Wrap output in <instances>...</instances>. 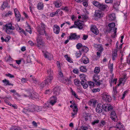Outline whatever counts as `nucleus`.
Instances as JSON below:
<instances>
[{
  "label": "nucleus",
  "instance_id": "5",
  "mask_svg": "<svg viewBox=\"0 0 130 130\" xmlns=\"http://www.w3.org/2000/svg\"><path fill=\"white\" fill-rule=\"evenodd\" d=\"M37 46L39 47L43 46L44 45V42L42 41V39L41 36L38 35L37 38Z\"/></svg>",
  "mask_w": 130,
  "mask_h": 130
},
{
  "label": "nucleus",
  "instance_id": "12",
  "mask_svg": "<svg viewBox=\"0 0 130 130\" xmlns=\"http://www.w3.org/2000/svg\"><path fill=\"white\" fill-rule=\"evenodd\" d=\"M37 30L39 34L38 35H44V34H45V36H47V35L46 33V31L43 29V28H41L40 26L39 25L38 26Z\"/></svg>",
  "mask_w": 130,
  "mask_h": 130
},
{
  "label": "nucleus",
  "instance_id": "25",
  "mask_svg": "<svg viewBox=\"0 0 130 130\" xmlns=\"http://www.w3.org/2000/svg\"><path fill=\"white\" fill-rule=\"evenodd\" d=\"M116 18L115 14L113 13L111 14L109 17V21H112L114 20Z\"/></svg>",
  "mask_w": 130,
  "mask_h": 130
},
{
  "label": "nucleus",
  "instance_id": "37",
  "mask_svg": "<svg viewBox=\"0 0 130 130\" xmlns=\"http://www.w3.org/2000/svg\"><path fill=\"white\" fill-rule=\"evenodd\" d=\"M64 57L66 58V60L70 63L72 62H73L71 59L68 56V55H65L64 56Z\"/></svg>",
  "mask_w": 130,
  "mask_h": 130
},
{
  "label": "nucleus",
  "instance_id": "2",
  "mask_svg": "<svg viewBox=\"0 0 130 130\" xmlns=\"http://www.w3.org/2000/svg\"><path fill=\"white\" fill-rule=\"evenodd\" d=\"M79 77L80 78L82 79L81 84L83 86V88L84 89L87 88L88 86L86 83V75L84 74H81L79 75Z\"/></svg>",
  "mask_w": 130,
  "mask_h": 130
},
{
  "label": "nucleus",
  "instance_id": "19",
  "mask_svg": "<svg viewBox=\"0 0 130 130\" xmlns=\"http://www.w3.org/2000/svg\"><path fill=\"white\" fill-rule=\"evenodd\" d=\"M43 3L42 2L38 3L37 6V8L39 10H42L43 8Z\"/></svg>",
  "mask_w": 130,
  "mask_h": 130
},
{
  "label": "nucleus",
  "instance_id": "41",
  "mask_svg": "<svg viewBox=\"0 0 130 130\" xmlns=\"http://www.w3.org/2000/svg\"><path fill=\"white\" fill-rule=\"evenodd\" d=\"M83 46L82 44L80 43H77L76 45L77 48L78 50H79L80 48H82Z\"/></svg>",
  "mask_w": 130,
  "mask_h": 130
},
{
  "label": "nucleus",
  "instance_id": "62",
  "mask_svg": "<svg viewBox=\"0 0 130 130\" xmlns=\"http://www.w3.org/2000/svg\"><path fill=\"white\" fill-rule=\"evenodd\" d=\"M72 94L74 95L75 97L77 98L78 96L76 95V93L75 91H73L72 89Z\"/></svg>",
  "mask_w": 130,
  "mask_h": 130
},
{
  "label": "nucleus",
  "instance_id": "55",
  "mask_svg": "<svg viewBox=\"0 0 130 130\" xmlns=\"http://www.w3.org/2000/svg\"><path fill=\"white\" fill-rule=\"evenodd\" d=\"M73 72L76 74H77L79 72L78 70L76 68L74 69L73 70Z\"/></svg>",
  "mask_w": 130,
  "mask_h": 130
},
{
  "label": "nucleus",
  "instance_id": "27",
  "mask_svg": "<svg viewBox=\"0 0 130 130\" xmlns=\"http://www.w3.org/2000/svg\"><path fill=\"white\" fill-rule=\"evenodd\" d=\"M74 81L75 85L78 86H80V83H81V82L79 79H76L74 80Z\"/></svg>",
  "mask_w": 130,
  "mask_h": 130
},
{
  "label": "nucleus",
  "instance_id": "4",
  "mask_svg": "<svg viewBox=\"0 0 130 130\" xmlns=\"http://www.w3.org/2000/svg\"><path fill=\"white\" fill-rule=\"evenodd\" d=\"M57 100V97L56 96H53L52 97L50 98V102H47V104L46 103L45 105H44V107L45 108H48L49 107V104H51L52 105H53L55 104Z\"/></svg>",
  "mask_w": 130,
  "mask_h": 130
},
{
  "label": "nucleus",
  "instance_id": "34",
  "mask_svg": "<svg viewBox=\"0 0 130 130\" xmlns=\"http://www.w3.org/2000/svg\"><path fill=\"white\" fill-rule=\"evenodd\" d=\"M123 127V126L121 124V123H117L116 126L115 127L117 128L116 130H117Z\"/></svg>",
  "mask_w": 130,
  "mask_h": 130
},
{
  "label": "nucleus",
  "instance_id": "17",
  "mask_svg": "<svg viewBox=\"0 0 130 130\" xmlns=\"http://www.w3.org/2000/svg\"><path fill=\"white\" fill-rule=\"evenodd\" d=\"M53 79V76L48 75L45 80L47 82L48 84L49 83L51 84L52 81Z\"/></svg>",
  "mask_w": 130,
  "mask_h": 130
},
{
  "label": "nucleus",
  "instance_id": "26",
  "mask_svg": "<svg viewBox=\"0 0 130 130\" xmlns=\"http://www.w3.org/2000/svg\"><path fill=\"white\" fill-rule=\"evenodd\" d=\"M60 91V90L59 89L55 88L54 89V91L53 93L54 94L58 95L59 94Z\"/></svg>",
  "mask_w": 130,
  "mask_h": 130
},
{
  "label": "nucleus",
  "instance_id": "24",
  "mask_svg": "<svg viewBox=\"0 0 130 130\" xmlns=\"http://www.w3.org/2000/svg\"><path fill=\"white\" fill-rule=\"evenodd\" d=\"M89 50V49L86 46H83L82 50H80L81 52H84L85 53H87Z\"/></svg>",
  "mask_w": 130,
  "mask_h": 130
},
{
  "label": "nucleus",
  "instance_id": "47",
  "mask_svg": "<svg viewBox=\"0 0 130 130\" xmlns=\"http://www.w3.org/2000/svg\"><path fill=\"white\" fill-rule=\"evenodd\" d=\"M91 102L93 106L95 107L96 104V100H93L91 101Z\"/></svg>",
  "mask_w": 130,
  "mask_h": 130
},
{
  "label": "nucleus",
  "instance_id": "30",
  "mask_svg": "<svg viewBox=\"0 0 130 130\" xmlns=\"http://www.w3.org/2000/svg\"><path fill=\"white\" fill-rule=\"evenodd\" d=\"M88 127L85 125L82 126L80 128L77 129L76 130H88Z\"/></svg>",
  "mask_w": 130,
  "mask_h": 130
},
{
  "label": "nucleus",
  "instance_id": "8",
  "mask_svg": "<svg viewBox=\"0 0 130 130\" xmlns=\"http://www.w3.org/2000/svg\"><path fill=\"white\" fill-rule=\"evenodd\" d=\"M69 37L70 40H78L80 38V36L77 35L76 33H71Z\"/></svg>",
  "mask_w": 130,
  "mask_h": 130
},
{
  "label": "nucleus",
  "instance_id": "35",
  "mask_svg": "<svg viewBox=\"0 0 130 130\" xmlns=\"http://www.w3.org/2000/svg\"><path fill=\"white\" fill-rule=\"evenodd\" d=\"M80 70L81 72H84L87 71V69L86 66H81L80 68Z\"/></svg>",
  "mask_w": 130,
  "mask_h": 130
},
{
  "label": "nucleus",
  "instance_id": "56",
  "mask_svg": "<svg viewBox=\"0 0 130 130\" xmlns=\"http://www.w3.org/2000/svg\"><path fill=\"white\" fill-rule=\"evenodd\" d=\"M113 109V107L110 104L108 105V109H107V111H109L111 110L112 109Z\"/></svg>",
  "mask_w": 130,
  "mask_h": 130
},
{
  "label": "nucleus",
  "instance_id": "53",
  "mask_svg": "<svg viewBox=\"0 0 130 130\" xmlns=\"http://www.w3.org/2000/svg\"><path fill=\"white\" fill-rule=\"evenodd\" d=\"M88 84L91 87H93L94 86V83L92 82H89Z\"/></svg>",
  "mask_w": 130,
  "mask_h": 130
},
{
  "label": "nucleus",
  "instance_id": "50",
  "mask_svg": "<svg viewBox=\"0 0 130 130\" xmlns=\"http://www.w3.org/2000/svg\"><path fill=\"white\" fill-rule=\"evenodd\" d=\"M55 6L56 7H59L61 6L60 4L57 1L55 2Z\"/></svg>",
  "mask_w": 130,
  "mask_h": 130
},
{
  "label": "nucleus",
  "instance_id": "51",
  "mask_svg": "<svg viewBox=\"0 0 130 130\" xmlns=\"http://www.w3.org/2000/svg\"><path fill=\"white\" fill-rule=\"evenodd\" d=\"M40 24L41 25V26H40L41 27L43 28V29L44 30H45V29H46L45 25L43 23H41Z\"/></svg>",
  "mask_w": 130,
  "mask_h": 130
},
{
  "label": "nucleus",
  "instance_id": "43",
  "mask_svg": "<svg viewBox=\"0 0 130 130\" xmlns=\"http://www.w3.org/2000/svg\"><path fill=\"white\" fill-rule=\"evenodd\" d=\"M113 91L114 92V95H113V97L114 98H116V94L117 93V90L116 88H114V87L113 88Z\"/></svg>",
  "mask_w": 130,
  "mask_h": 130
},
{
  "label": "nucleus",
  "instance_id": "64",
  "mask_svg": "<svg viewBox=\"0 0 130 130\" xmlns=\"http://www.w3.org/2000/svg\"><path fill=\"white\" fill-rule=\"evenodd\" d=\"M32 124L35 127H37V123L35 121H33L32 122Z\"/></svg>",
  "mask_w": 130,
  "mask_h": 130
},
{
  "label": "nucleus",
  "instance_id": "33",
  "mask_svg": "<svg viewBox=\"0 0 130 130\" xmlns=\"http://www.w3.org/2000/svg\"><path fill=\"white\" fill-rule=\"evenodd\" d=\"M14 29H8L5 30V32L7 34L9 35L13 33L12 31Z\"/></svg>",
  "mask_w": 130,
  "mask_h": 130
},
{
  "label": "nucleus",
  "instance_id": "29",
  "mask_svg": "<svg viewBox=\"0 0 130 130\" xmlns=\"http://www.w3.org/2000/svg\"><path fill=\"white\" fill-rule=\"evenodd\" d=\"M60 11V10L59 9L57 10L55 12H53L50 13V15L51 17H54L56 14H57L58 12Z\"/></svg>",
  "mask_w": 130,
  "mask_h": 130
},
{
  "label": "nucleus",
  "instance_id": "48",
  "mask_svg": "<svg viewBox=\"0 0 130 130\" xmlns=\"http://www.w3.org/2000/svg\"><path fill=\"white\" fill-rule=\"evenodd\" d=\"M80 51H79L78 52H76V57L77 58H78L81 55V53Z\"/></svg>",
  "mask_w": 130,
  "mask_h": 130
},
{
  "label": "nucleus",
  "instance_id": "42",
  "mask_svg": "<svg viewBox=\"0 0 130 130\" xmlns=\"http://www.w3.org/2000/svg\"><path fill=\"white\" fill-rule=\"evenodd\" d=\"M32 94V93H30V92L26 91V94H24V95L26 97H28L30 98V95Z\"/></svg>",
  "mask_w": 130,
  "mask_h": 130
},
{
  "label": "nucleus",
  "instance_id": "45",
  "mask_svg": "<svg viewBox=\"0 0 130 130\" xmlns=\"http://www.w3.org/2000/svg\"><path fill=\"white\" fill-rule=\"evenodd\" d=\"M108 104H105L104 105L103 109L104 111H107L108 108Z\"/></svg>",
  "mask_w": 130,
  "mask_h": 130
},
{
  "label": "nucleus",
  "instance_id": "7",
  "mask_svg": "<svg viewBox=\"0 0 130 130\" xmlns=\"http://www.w3.org/2000/svg\"><path fill=\"white\" fill-rule=\"evenodd\" d=\"M84 22L80 21L79 20H77L74 22V25L76 26L79 29H82L83 28Z\"/></svg>",
  "mask_w": 130,
  "mask_h": 130
},
{
  "label": "nucleus",
  "instance_id": "22",
  "mask_svg": "<svg viewBox=\"0 0 130 130\" xmlns=\"http://www.w3.org/2000/svg\"><path fill=\"white\" fill-rule=\"evenodd\" d=\"M8 4L7 2H4L1 6L2 10H4L5 8L8 7Z\"/></svg>",
  "mask_w": 130,
  "mask_h": 130
},
{
  "label": "nucleus",
  "instance_id": "63",
  "mask_svg": "<svg viewBox=\"0 0 130 130\" xmlns=\"http://www.w3.org/2000/svg\"><path fill=\"white\" fill-rule=\"evenodd\" d=\"M6 75L8 76L10 78H14V75H11L10 73L6 74Z\"/></svg>",
  "mask_w": 130,
  "mask_h": 130
},
{
  "label": "nucleus",
  "instance_id": "11",
  "mask_svg": "<svg viewBox=\"0 0 130 130\" xmlns=\"http://www.w3.org/2000/svg\"><path fill=\"white\" fill-rule=\"evenodd\" d=\"M102 95V99L106 102H109L111 101V99L110 96L106 93L103 94Z\"/></svg>",
  "mask_w": 130,
  "mask_h": 130
},
{
  "label": "nucleus",
  "instance_id": "6",
  "mask_svg": "<svg viewBox=\"0 0 130 130\" xmlns=\"http://www.w3.org/2000/svg\"><path fill=\"white\" fill-rule=\"evenodd\" d=\"M104 15V13L101 11L98 10H95L94 16L98 18H101L103 17Z\"/></svg>",
  "mask_w": 130,
  "mask_h": 130
},
{
  "label": "nucleus",
  "instance_id": "13",
  "mask_svg": "<svg viewBox=\"0 0 130 130\" xmlns=\"http://www.w3.org/2000/svg\"><path fill=\"white\" fill-rule=\"evenodd\" d=\"M110 115L112 121L116 122L118 121V118L115 111L111 112Z\"/></svg>",
  "mask_w": 130,
  "mask_h": 130
},
{
  "label": "nucleus",
  "instance_id": "39",
  "mask_svg": "<svg viewBox=\"0 0 130 130\" xmlns=\"http://www.w3.org/2000/svg\"><path fill=\"white\" fill-rule=\"evenodd\" d=\"M100 69L98 67H95L94 70V72L96 74H98L100 72Z\"/></svg>",
  "mask_w": 130,
  "mask_h": 130
},
{
  "label": "nucleus",
  "instance_id": "28",
  "mask_svg": "<svg viewBox=\"0 0 130 130\" xmlns=\"http://www.w3.org/2000/svg\"><path fill=\"white\" fill-rule=\"evenodd\" d=\"M84 57H82L81 59L83 61L84 63L85 64H87L89 62L88 59L86 57H85V58H84Z\"/></svg>",
  "mask_w": 130,
  "mask_h": 130
},
{
  "label": "nucleus",
  "instance_id": "18",
  "mask_svg": "<svg viewBox=\"0 0 130 130\" xmlns=\"http://www.w3.org/2000/svg\"><path fill=\"white\" fill-rule=\"evenodd\" d=\"M44 55L45 58L50 60H51L52 56L51 54H48L47 52H46L44 53Z\"/></svg>",
  "mask_w": 130,
  "mask_h": 130
},
{
  "label": "nucleus",
  "instance_id": "20",
  "mask_svg": "<svg viewBox=\"0 0 130 130\" xmlns=\"http://www.w3.org/2000/svg\"><path fill=\"white\" fill-rule=\"evenodd\" d=\"M47 73L48 76H54L53 71L51 68L47 69L46 71Z\"/></svg>",
  "mask_w": 130,
  "mask_h": 130
},
{
  "label": "nucleus",
  "instance_id": "40",
  "mask_svg": "<svg viewBox=\"0 0 130 130\" xmlns=\"http://www.w3.org/2000/svg\"><path fill=\"white\" fill-rule=\"evenodd\" d=\"M46 84H48L47 82L45 80L44 82H42L40 84L41 87L43 88L44 87Z\"/></svg>",
  "mask_w": 130,
  "mask_h": 130
},
{
  "label": "nucleus",
  "instance_id": "61",
  "mask_svg": "<svg viewBox=\"0 0 130 130\" xmlns=\"http://www.w3.org/2000/svg\"><path fill=\"white\" fill-rule=\"evenodd\" d=\"M21 80L22 82L23 83L26 82L27 81V79L26 78H22Z\"/></svg>",
  "mask_w": 130,
  "mask_h": 130
},
{
  "label": "nucleus",
  "instance_id": "38",
  "mask_svg": "<svg viewBox=\"0 0 130 130\" xmlns=\"http://www.w3.org/2000/svg\"><path fill=\"white\" fill-rule=\"evenodd\" d=\"M93 80L94 82L99 80V78L96 75H94L93 77Z\"/></svg>",
  "mask_w": 130,
  "mask_h": 130
},
{
  "label": "nucleus",
  "instance_id": "60",
  "mask_svg": "<svg viewBox=\"0 0 130 130\" xmlns=\"http://www.w3.org/2000/svg\"><path fill=\"white\" fill-rule=\"evenodd\" d=\"M10 130H22L19 127H17L14 128H10Z\"/></svg>",
  "mask_w": 130,
  "mask_h": 130
},
{
  "label": "nucleus",
  "instance_id": "10",
  "mask_svg": "<svg viewBox=\"0 0 130 130\" xmlns=\"http://www.w3.org/2000/svg\"><path fill=\"white\" fill-rule=\"evenodd\" d=\"M104 108V106L103 105L100 103L98 104L96 108V111L98 113H100L103 110Z\"/></svg>",
  "mask_w": 130,
  "mask_h": 130
},
{
  "label": "nucleus",
  "instance_id": "49",
  "mask_svg": "<svg viewBox=\"0 0 130 130\" xmlns=\"http://www.w3.org/2000/svg\"><path fill=\"white\" fill-rule=\"evenodd\" d=\"M117 55V53L114 52L113 54L112 55V59L113 60L116 59V58Z\"/></svg>",
  "mask_w": 130,
  "mask_h": 130
},
{
  "label": "nucleus",
  "instance_id": "36",
  "mask_svg": "<svg viewBox=\"0 0 130 130\" xmlns=\"http://www.w3.org/2000/svg\"><path fill=\"white\" fill-rule=\"evenodd\" d=\"M42 107L35 105V111H40L42 110Z\"/></svg>",
  "mask_w": 130,
  "mask_h": 130
},
{
  "label": "nucleus",
  "instance_id": "15",
  "mask_svg": "<svg viewBox=\"0 0 130 130\" xmlns=\"http://www.w3.org/2000/svg\"><path fill=\"white\" fill-rule=\"evenodd\" d=\"M14 10L15 17L18 20V22H19L20 21V14L17 9L15 8L14 9Z\"/></svg>",
  "mask_w": 130,
  "mask_h": 130
},
{
  "label": "nucleus",
  "instance_id": "58",
  "mask_svg": "<svg viewBox=\"0 0 130 130\" xmlns=\"http://www.w3.org/2000/svg\"><path fill=\"white\" fill-rule=\"evenodd\" d=\"M28 28L29 29V30H27V29H26V31L28 32L30 34H31L32 33V31L31 30L30 26L28 24Z\"/></svg>",
  "mask_w": 130,
  "mask_h": 130
},
{
  "label": "nucleus",
  "instance_id": "16",
  "mask_svg": "<svg viewBox=\"0 0 130 130\" xmlns=\"http://www.w3.org/2000/svg\"><path fill=\"white\" fill-rule=\"evenodd\" d=\"M53 29L54 32L55 33L58 34L59 33L60 28L57 25H54Z\"/></svg>",
  "mask_w": 130,
  "mask_h": 130
},
{
  "label": "nucleus",
  "instance_id": "31",
  "mask_svg": "<svg viewBox=\"0 0 130 130\" xmlns=\"http://www.w3.org/2000/svg\"><path fill=\"white\" fill-rule=\"evenodd\" d=\"M2 82L6 85H11L13 86V85L12 84L9 83V81L8 80H6V79H5L4 80H3Z\"/></svg>",
  "mask_w": 130,
  "mask_h": 130
},
{
  "label": "nucleus",
  "instance_id": "44",
  "mask_svg": "<svg viewBox=\"0 0 130 130\" xmlns=\"http://www.w3.org/2000/svg\"><path fill=\"white\" fill-rule=\"evenodd\" d=\"M108 67L110 69L111 73V74L113 70V64L112 63L111 64L110 66Z\"/></svg>",
  "mask_w": 130,
  "mask_h": 130
},
{
  "label": "nucleus",
  "instance_id": "3",
  "mask_svg": "<svg viewBox=\"0 0 130 130\" xmlns=\"http://www.w3.org/2000/svg\"><path fill=\"white\" fill-rule=\"evenodd\" d=\"M108 26L109 27L108 29V31H112L114 32V35L112 36V37L115 38L116 35L117 30L116 28L114 27L115 26V23L113 22L109 24Z\"/></svg>",
  "mask_w": 130,
  "mask_h": 130
},
{
  "label": "nucleus",
  "instance_id": "9",
  "mask_svg": "<svg viewBox=\"0 0 130 130\" xmlns=\"http://www.w3.org/2000/svg\"><path fill=\"white\" fill-rule=\"evenodd\" d=\"M3 30L8 29H15L14 26H12L11 23H8L6 24L5 25H4L3 28Z\"/></svg>",
  "mask_w": 130,
  "mask_h": 130
},
{
  "label": "nucleus",
  "instance_id": "1",
  "mask_svg": "<svg viewBox=\"0 0 130 130\" xmlns=\"http://www.w3.org/2000/svg\"><path fill=\"white\" fill-rule=\"evenodd\" d=\"M93 4L102 10H105L107 7V6L103 3H101L96 1H94L92 2Z\"/></svg>",
  "mask_w": 130,
  "mask_h": 130
},
{
  "label": "nucleus",
  "instance_id": "21",
  "mask_svg": "<svg viewBox=\"0 0 130 130\" xmlns=\"http://www.w3.org/2000/svg\"><path fill=\"white\" fill-rule=\"evenodd\" d=\"M39 95L36 92H34L32 94L30 95V98L32 99L38 98Z\"/></svg>",
  "mask_w": 130,
  "mask_h": 130
},
{
  "label": "nucleus",
  "instance_id": "59",
  "mask_svg": "<svg viewBox=\"0 0 130 130\" xmlns=\"http://www.w3.org/2000/svg\"><path fill=\"white\" fill-rule=\"evenodd\" d=\"M105 2L107 4L109 3H112L113 1L112 0H105Z\"/></svg>",
  "mask_w": 130,
  "mask_h": 130
},
{
  "label": "nucleus",
  "instance_id": "32",
  "mask_svg": "<svg viewBox=\"0 0 130 130\" xmlns=\"http://www.w3.org/2000/svg\"><path fill=\"white\" fill-rule=\"evenodd\" d=\"M97 47L99 49V51L101 53L104 50L102 45L101 44H99L97 45Z\"/></svg>",
  "mask_w": 130,
  "mask_h": 130
},
{
  "label": "nucleus",
  "instance_id": "52",
  "mask_svg": "<svg viewBox=\"0 0 130 130\" xmlns=\"http://www.w3.org/2000/svg\"><path fill=\"white\" fill-rule=\"evenodd\" d=\"M19 30H20V32H22L23 34L25 35V36L27 35L26 33L24 30L23 29L21 28V27H19Z\"/></svg>",
  "mask_w": 130,
  "mask_h": 130
},
{
  "label": "nucleus",
  "instance_id": "14",
  "mask_svg": "<svg viewBox=\"0 0 130 130\" xmlns=\"http://www.w3.org/2000/svg\"><path fill=\"white\" fill-rule=\"evenodd\" d=\"M91 31L94 34L97 35L99 32V31L98 30L96 27L93 25H92L91 27Z\"/></svg>",
  "mask_w": 130,
  "mask_h": 130
},
{
  "label": "nucleus",
  "instance_id": "23",
  "mask_svg": "<svg viewBox=\"0 0 130 130\" xmlns=\"http://www.w3.org/2000/svg\"><path fill=\"white\" fill-rule=\"evenodd\" d=\"M35 105H32L28 108L29 112H33L35 111Z\"/></svg>",
  "mask_w": 130,
  "mask_h": 130
},
{
  "label": "nucleus",
  "instance_id": "57",
  "mask_svg": "<svg viewBox=\"0 0 130 130\" xmlns=\"http://www.w3.org/2000/svg\"><path fill=\"white\" fill-rule=\"evenodd\" d=\"M100 90V89L99 88L94 89L92 90V91L94 93L96 92H99Z\"/></svg>",
  "mask_w": 130,
  "mask_h": 130
},
{
  "label": "nucleus",
  "instance_id": "54",
  "mask_svg": "<svg viewBox=\"0 0 130 130\" xmlns=\"http://www.w3.org/2000/svg\"><path fill=\"white\" fill-rule=\"evenodd\" d=\"M12 12L11 11H9L8 12L6 13L5 15V16L6 17L11 15L12 14Z\"/></svg>",
  "mask_w": 130,
  "mask_h": 130
},
{
  "label": "nucleus",
  "instance_id": "46",
  "mask_svg": "<svg viewBox=\"0 0 130 130\" xmlns=\"http://www.w3.org/2000/svg\"><path fill=\"white\" fill-rule=\"evenodd\" d=\"M99 121H100L98 120H94L92 123L91 124L93 125H95L96 124L99 123Z\"/></svg>",
  "mask_w": 130,
  "mask_h": 130
}]
</instances>
